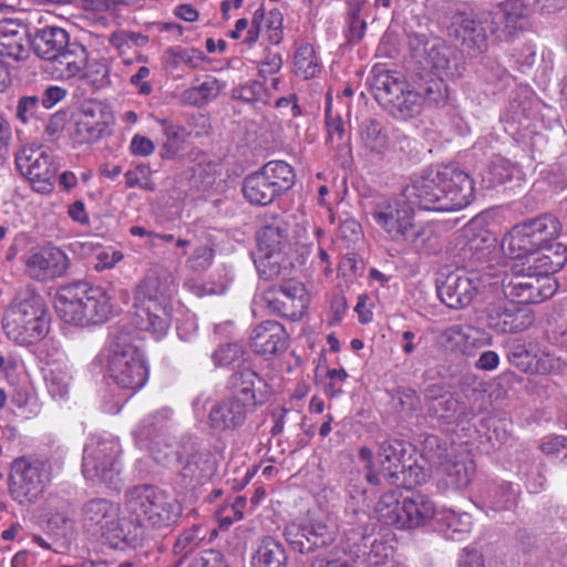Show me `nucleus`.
I'll list each match as a JSON object with an SVG mask.
<instances>
[{
	"label": "nucleus",
	"mask_w": 567,
	"mask_h": 567,
	"mask_svg": "<svg viewBox=\"0 0 567 567\" xmlns=\"http://www.w3.org/2000/svg\"><path fill=\"white\" fill-rule=\"evenodd\" d=\"M34 54L45 62L44 71L56 80H69L80 74L87 64L86 48L56 25L35 28L30 33Z\"/></svg>",
	"instance_id": "nucleus-2"
},
{
	"label": "nucleus",
	"mask_w": 567,
	"mask_h": 567,
	"mask_svg": "<svg viewBox=\"0 0 567 567\" xmlns=\"http://www.w3.org/2000/svg\"><path fill=\"white\" fill-rule=\"evenodd\" d=\"M371 92L379 105L393 118L406 121L421 114V93L411 89L395 71H378L371 81Z\"/></svg>",
	"instance_id": "nucleus-9"
},
{
	"label": "nucleus",
	"mask_w": 567,
	"mask_h": 567,
	"mask_svg": "<svg viewBox=\"0 0 567 567\" xmlns=\"http://www.w3.org/2000/svg\"><path fill=\"white\" fill-rule=\"evenodd\" d=\"M69 265L70 260L66 254L54 246H44L32 250L25 260L29 276L40 281L62 277Z\"/></svg>",
	"instance_id": "nucleus-24"
},
{
	"label": "nucleus",
	"mask_w": 567,
	"mask_h": 567,
	"mask_svg": "<svg viewBox=\"0 0 567 567\" xmlns=\"http://www.w3.org/2000/svg\"><path fill=\"white\" fill-rule=\"evenodd\" d=\"M261 378L252 369L246 367L235 371L228 381L229 396L250 405H256L255 383Z\"/></svg>",
	"instance_id": "nucleus-33"
},
{
	"label": "nucleus",
	"mask_w": 567,
	"mask_h": 567,
	"mask_svg": "<svg viewBox=\"0 0 567 567\" xmlns=\"http://www.w3.org/2000/svg\"><path fill=\"white\" fill-rule=\"evenodd\" d=\"M109 372L118 386L132 391L141 389L147 381L148 369L143 354L124 330L117 331L111 342Z\"/></svg>",
	"instance_id": "nucleus-10"
},
{
	"label": "nucleus",
	"mask_w": 567,
	"mask_h": 567,
	"mask_svg": "<svg viewBox=\"0 0 567 567\" xmlns=\"http://www.w3.org/2000/svg\"><path fill=\"white\" fill-rule=\"evenodd\" d=\"M439 530L452 540L462 539L471 529L470 516L454 511H441L435 516Z\"/></svg>",
	"instance_id": "nucleus-38"
},
{
	"label": "nucleus",
	"mask_w": 567,
	"mask_h": 567,
	"mask_svg": "<svg viewBox=\"0 0 567 567\" xmlns=\"http://www.w3.org/2000/svg\"><path fill=\"white\" fill-rule=\"evenodd\" d=\"M258 171L276 187V192L280 196L289 192L296 184L295 169L285 161H269Z\"/></svg>",
	"instance_id": "nucleus-35"
},
{
	"label": "nucleus",
	"mask_w": 567,
	"mask_h": 567,
	"mask_svg": "<svg viewBox=\"0 0 567 567\" xmlns=\"http://www.w3.org/2000/svg\"><path fill=\"white\" fill-rule=\"evenodd\" d=\"M162 126L166 141L163 143L159 150V155L162 158L172 159L183 148V144L188 134L185 127L174 125L166 121L162 123Z\"/></svg>",
	"instance_id": "nucleus-43"
},
{
	"label": "nucleus",
	"mask_w": 567,
	"mask_h": 567,
	"mask_svg": "<svg viewBox=\"0 0 567 567\" xmlns=\"http://www.w3.org/2000/svg\"><path fill=\"white\" fill-rule=\"evenodd\" d=\"M462 409L463 406L458 400L450 393L429 405L427 413L430 416L450 424L457 421Z\"/></svg>",
	"instance_id": "nucleus-48"
},
{
	"label": "nucleus",
	"mask_w": 567,
	"mask_h": 567,
	"mask_svg": "<svg viewBox=\"0 0 567 567\" xmlns=\"http://www.w3.org/2000/svg\"><path fill=\"white\" fill-rule=\"evenodd\" d=\"M164 59L166 65L172 69L178 68L181 64H185L192 69H196L204 60V54L200 50L195 48H168L164 52Z\"/></svg>",
	"instance_id": "nucleus-46"
},
{
	"label": "nucleus",
	"mask_w": 567,
	"mask_h": 567,
	"mask_svg": "<svg viewBox=\"0 0 567 567\" xmlns=\"http://www.w3.org/2000/svg\"><path fill=\"white\" fill-rule=\"evenodd\" d=\"M220 90L219 81L214 76H207L198 85L185 90L181 95V100L187 105L203 106L215 100L219 95Z\"/></svg>",
	"instance_id": "nucleus-39"
},
{
	"label": "nucleus",
	"mask_w": 567,
	"mask_h": 567,
	"mask_svg": "<svg viewBox=\"0 0 567 567\" xmlns=\"http://www.w3.org/2000/svg\"><path fill=\"white\" fill-rule=\"evenodd\" d=\"M375 513L385 525L411 529L426 525L435 518L437 512L433 501L425 494L412 492L399 498L396 491L390 489L381 495Z\"/></svg>",
	"instance_id": "nucleus-8"
},
{
	"label": "nucleus",
	"mask_w": 567,
	"mask_h": 567,
	"mask_svg": "<svg viewBox=\"0 0 567 567\" xmlns=\"http://www.w3.org/2000/svg\"><path fill=\"white\" fill-rule=\"evenodd\" d=\"M519 167L511 161L496 156L492 159L484 181H487L488 187H496L503 185L514 178H519Z\"/></svg>",
	"instance_id": "nucleus-42"
},
{
	"label": "nucleus",
	"mask_w": 567,
	"mask_h": 567,
	"mask_svg": "<svg viewBox=\"0 0 567 567\" xmlns=\"http://www.w3.org/2000/svg\"><path fill=\"white\" fill-rule=\"evenodd\" d=\"M410 48L416 55H424L425 65L437 78L456 79L465 70L457 49L441 39L430 40L425 34H413L410 37Z\"/></svg>",
	"instance_id": "nucleus-13"
},
{
	"label": "nucleus",
	"mask_w": 567,
	"mask_h": 567,
	"mask_svg": "<svg viewBox=\"0 0 567 567\" xmlns=\"http://www.w3.org/2000/svg\"><path fill=\"white\" fill-rule=\"evenodd\" d=\"M508 361L523 372L532 373L534 355L522 343H514L507 352Z\"/></svg>",
	"instance_id": "nucleus-63"
},
{
	"label": "nucleus",
	"mask_w": 567,
	"mask_h": 567,
	"mask_svg": "<svg viewBox=\"0 0 567 567\" xmlns=\"http://www.w3.org/2000/svg\"><path fill=\"white\" fill-rule=\"evenodd\" d=\"M561 233L558 217L544 213L515 225L504 236L502 248L512 259L527 260L529 265L543 245L557 239Z\"/></svg>",
	"instance_id": "nucleus-7"
},
{
	"label": "nucleus",
	"mask_w": 567,
	"mask_h": 567,
	"mask_svg": "<svg viewBox=\"0 0 567 567\" xmlns=\"http://www.w3.org/2000/svg\"><path fill=\"white\" fill-rule=\"evenodd\" d=\"M231 96L235 100H240L248 104L269 102L268 89L265 84L257 80H249L246 83L239 84L231 91Z\"/></svg>",
	"instance_id": "nucleus-47"
},
{
	"label": "nucleus",
	"mask_w": 567,
	"mask_h": 567,
	"mask_svg": "<svg viewBox=\"0 0 567 567\" xmlns=\"http://www.w3.org/2000/svg\"><path fill=\"white\" fill-rule=\"evenodd\" d=\"M567 262V247L554 240L545 243L528 265V270L548 276L559 271Z\"/></svg>",
	"instance_id": "nucleus-29"
},
{
	"label": "nucleus",
	"mask_w": 567,
	"mask_h": 567,
	"mask_svg": "<svg viewBox=\"0 0 567 567\" xmlns=\"http://www.w3.org/2000/svg\"><path fill=\"white\" fill-rule=\"evenodd\" d=\"M44 380L52 398L64 399L68 395L71 377L65 370L60 368L50 369Z\"/></svg>",
	"instance_id": "nucleus-54"
},
{
	"label": "nucleus",
	"mask_w": 567,
	"mask_h": 567,
	"mask_svg": "<svg viewBox=\"0 0 567 567\" xmlns=\"http://www.w3.org/2000/svg\"><path fill=\"white\" fill-rule=\"evenodd\" d=\"M533 272L528 270V266L517 270L516 274L503 282V292L507 300L523 305V296L527 293L529 280Z\"/></svg>",
	"instance_id": "nucleus-49"
},
{
	"label": "nucleus",
	"mask_w": 567,
	"mask_h": 567,
	"mask_svg": "<svg viewBox=\"0 0 567 567\" xmlns=\"http://www.w3.org/2000/svg\"><path fill=\"white\" fill-rule=\"evenodd\" d=\"M126 524L133 529L125 532L117 524L115 537L127 545L136 546L146 538L151 529L169 528L182 515V506L165 489L153 484H138L124 494Z\"/></svg>",
	"instance_id": "nucleus-1"
},
{
	"label": "nucleus",
	"mask_w": 567,
	"mask_h": 567,
	"mask_svg": "<svg viewBox=\"0 0 567 567\" xmlns=\"http://www.w3.org/2000/svg\"><path fill=\"white\" fill-rule=\"evenodd\" d=\"M261 299L270 312L292 321L301 319L307 310L306 288L297 280H287L278 287L274 286L266 289Z\"/></svg>",
	"instance_id": "nucleus-19"
},
{
	"label": "nucleus",
	"mask_w": 567,
	"mask_h": 567,
	"mask_svg": "<svg viewBox=\"0 0 567 567\" xmlns=\"http://www.w3.org/2000/svg\"><path fill=\"white\" fill-rule=\"evenodd\" d=\"M73 136L79 143H94L110 134L114 115L110 105L97 100H86L73 115Z\"/></svg>",
	"instance_id": "nucleus-17"
},
{
	"label": "nucleus",
	"mask_w": 567,
	"mask_h": 567,
	"mask_svg": "<svg viewBox=\"0 0 567 567\" xmlns=\"http://www.w3.org/2000/svg\"><path fill=\"white\" fill-rule=\"evenodd\" d=\"M499 8L506 20V28H516L519 20L526 19L529 14L528 7L522 0H505Z\"/></svg>",
	"instance_id": "nucleus-60"
},
{
	"label": "nucleus",
	"mask_w": 567,
	"mask_h": 567,
	"mask_svg": "<svg viewBox=\"0 0 567 567\" xmlns=\"http://www.w3.org/2000/svg\"><path fill=\"white\" fill-rule=\"evenodd\" d=\"M172 295L173 280L168 276L148 272L134 292L133 324L156 340L166 336L172 323Z\"/></svg>",
	"instance_id": "nucleus-4"
},
{
	"label": "nucleus",
	"mask_w": 567,
	"mask_h": 567,
	"mask_svg": "<svg viewBox=\"0 0 567 567\" xmlns=\"http://www.w3.org/2000/svg\"><path fill=\"white\" fill-rule=\"evenodd\" d=\"M487 324L497 333H517L534 322L532 311L506 300L492 302L486 308Z\"/></svg>",
	"instance_id": "nucleus-23"
},
{
	"label": "nucleus",
	"mask_w": 567,
	"mask_h": 567,
	"mask_svg": "<svg viewBox=\"0 0 567 567\" xmlns=\"http://www.w3.org/2000/svg\"><path fill=\"white\" fill-rule=\"evenodd\" d=\"M359 458L364 462V477L368 484L380 489V468L378 461H374V453L368 446H361L358 452Z\"/></svg>",
	"instance_id": "nucleus-61"
},
{
	"label": "nucleus",
	"mask_w": 567,
	"mask_h": 567,
	"mask_svg": "<svg viewBox=\"0 0 567 567\" xmlns=\"http://www.w3.org/2000/svg\"><path fill=\"white\" fill-rule=\"evenodd\" d=\"M481 287L482 279L476 272L456 271L437 286V295L449 308L462 309L473 301Z\"/></svg>",
	"instance_id": "nucleus-22"
},
{
	"label": "nucleus",
	"mask_w": 567,
	"mask_h": 567,
	"mask_svg": "<svg viewBox=\"0 0 567 567\" xmlns=\"http://www.w3.org/2000/svg\"><path fill=\"white\" fill-rule=\"evenodd\" d=\"M173 410L164 406L145 416L134 431V436L140 443L159 439V433L171 420Z\"/></svg>",
	"instance_id": "nucleus-36"
},
{
	"label": "nucleus",
	"mask_w": 567,
	"mask_h": 567,
	"mask_svg": "<svg viewBox=\"0 0 567 567\" xmlns=\"http://www.w3.org/2000/svg\"><path fill=\"white\" fill-rule=\"evenodd\" d=\"M289 343L285 327L275 320H266L257 324L250 334V348L264 357L284 353Z\"/></svg>",
	"instance_id": "nucleus-26"
},
{
	"label": "nucleus",
	"mask_w": 567,
	"mask_h": 567,
	"mask_svg": "<svg viewBox=\"0 0 567 567\" xmlns=\"http://www.w3.org/2000/svg\"><path fill=\"white\" fill-rule=\"evenodd\" d=\"M250 408V405L228 395L212 406L208 425L217 433L234 432L244 425Z\"/></svg>",
	"instance_id": "nucleus-27"
},
{
	"label": "nucleus",
	"mask_w": 567,
	"mask_h": 567,
	"mask_svg": "<svg viewBox=\"0 0 567 567\" xmlns=\"http://www.w3.org/2000/svg\"><path fill=\"white\" fill-rule=\"evenodd\" d=\"M446 79H432L425 83L424 86L420 87L417 92L422 96V105L429 103L431 105H441L447 99V85L445 84Z\"/></svg>",
	"instance_id": "nucleus-56"
},
{
	"label": "nucleus",
	"mask_w": 567,
	"mask_h": 567,
	"mask_svg": "<svg viewBox=\"0 0 567 567\" xmlns=\"http://www.w3.org/2000/svg\"><path fill=\"white\" fill-rule=\"evenodd\" d=\"M287 559L284 545L272 537H265L251 557V567H286Z\"/></svg>",
	"instance_id": "nucleus-34"
},
{
	"label": "nucleus",
	"mask_w": 567,
	"mask_h": 567,
	"mask_svg": "<svg viewBox=\"0 0 567 567\" xmlns=\"http://www.w3.org/2000/svg\"><path fill=\"white\" fill-rule=\"evenodd\" d=\"M214 257L215 250L210 245H200L187 259V266L195 272H203L210 267Z\"/></svg>",
	"instance_id": "nucleus-62"
},
{
	"label": "nucleus",
	"mask_w": 567,
	"mask_h": 567,
	"mask_svg": "<svg viewBox=\"0 0 567 567\" xmlns=\"http://www.w3.org/2000/svg\"><path fill=\"white\" fill-rule=\"evenodd\" d=\"M443 212H455L467 207L475 198L474 182L464 171L443 166Z\"/></svg>",
	"instance_id": "nucleus-25"
},
{
	"label": "nucleus",
	"mask_w": 567,
	"mask_h": 567,
	"mask_svg": "<svg viewBox=\"0 0 567 567\" xmlns=\"http://www.w3.org/2000/svg\"><path fill=\"white\" fill-rule=\"evenodd\" d=\"M493 342L492 336L480 328L465 324L461 355L473 357L476 352Z\"/></svg>",
	"instance_id": "nucleus-50"
},
{
	"label": "nucleus",
	"mask_w": 567,
	"mask_h": 567,
	"mask_svg": "<svg viewBox=\"0 0 567 567\" xmlns=\"http://www.w3.org/2000/svg\"><path fill=\"white\" fill-rule=\"evenodd\" d=\"M29 39L30 34L24 24L11 19L0 21V55L17 61L27 59Z\"/></svg>",
	"instance_id": "nucleus-28"
},
{
	"label": "nucleus",
	"mask_w": 567,
	"mask_h": 567,
	"mask_svg": "<svg viewBox=\"0 0 567 567\" xmlns=\"http://www.w3.org/2000/svg\"><path fill=\"white\" fill-rule=\"evenodd\" d=\"M206 538V532L199 525L181 533L173 546V554L177 558V564H182L192 553H194Z\"/></svg>",
	"instance_id": "nucleus-40"
},
{
	"label": "nucleus",
	"mask_w": 567,
	"mask_h": 567,
	"mask_svg": "<svg viewBox=\"0 0 567 567\" xmlns=\"http://www.w3.org/2000/svg\"><path fill=\"white\" fill-rule=\"evenodd\" d=\"M293 60L296 74L306 80L315 78L321 70L315 49L309 43H303L296 50Z\"/></svg>",
	"instance_id": "nucleus-44"
},
{
	"label": "nucleus",
	"mask_w": 567,
	"mask_h": 567,
	"mask_svg": "<svg viewBox=\"0 0 567 567\" xmlns=\"http://www.w3.org/2000/svg\"><path fill=\"white\" fill-rule=\"evenodd\" d=\"M54 307L61 319L81 327L104 323L112 313L107 290L84 281L61 287Z\"/></svg>",
	"instance_id": "nucleus-5"
},
{
	"label": "nucleus",
	"mask_w": 567,
	"mask_h": 567,
	"mask_svg": "<svg viewBox=\"0 0 567 567\" xmlns=\"http://www.w3.org/2000/svg\"><path fill=\"white\" fill-rule=\"evenodd\" d=\"M49 317L40 295L32 289L21 291L14 299L2 326L6 336L14 343L30 346L49 332Z\"/></svg>",
	"instance_id": "nucleus-6"
},
{
	"label": "nucleus",
	"mask_w": 567,
	"mask_h": 567,
	"mask_svg": "<svg viewBox=\"0 0 567 567\" xmlns=\"http://www.w3.org/2000/svg\"><path fill=\"white\" fill-rule=\"evenodd\" d=\"M393 549L382 540L374 538L370 543L369 551L363 550L362 554L365 556L368 567H388L394 561L390 559Z\"/></svg>",
	"instance_id": "nucleus-55"
},
{
	"label": "nucleus",
	"mask_w": 567,
	"mask_h": 567,
	"mask_svg": "<svg viewBox=\"0 0 567 567\" xmlns=\"http://www.w3.org/2000/svg\"><path fill=\"white\" fill-rule=\"evenodd\" d=\"M410 444L398 439L378 443L377 460L380 468V489L406 484L405 473L413 472L411 456L406 457Z\"/></svg>",
	"instance_id": "nucleus-16"
},
{
	"label": "nucleus",
	"mask_w": 567,
	"mask_h": 567,
	"mask_svg": "<svg viewBox=\"0 0 567 567\" xmlns=\"http://www.w3.org/2000/svg\"><path fill=\"white\" fill-rule=\"evenodd\" d=\"M241 190L246 200L255 206L270 205L280 197L276 192V187H274L259 171L244 178Z\"/></svg>",
	"instance_id": "nucleus-31"
},
{
	"label": "nucleus",
	"mask_w": 567,
	"mask_h": 567,
	"mask_svg": "<svg viewBox=\"0 0 567 567\" xmlns=\"http://www.w3.org/2000/svg\"><path fill=\"white\" fill-rule=\"evenodd\" d=\"M42 104L37 95L21 96L18 100L16 116L23 124L37 122L44 114Z\"/></svg>",
	"instance_id": "nucleus-53"
},
{
	"label": "nucleus",
	"mask_w": 567,
	"mask_h": 567,
	"mask_svg": "<svg viewBox=\"0 0 567 567\" xmlns=\"http://www.w3.org/2000/svg\"><path fill=\"white\" fill-rule=\"evenodd\" d=\"M337 530L333 525L313 516L299 523H291L285 529L286 540L295 550L302 554L327 548L336 540Z\"/></svg>",
	"instance_id": "nucleus-18"
},
{
	"label": "nucleus",
	"mask_w": 567,
	"mask_h": 567,
	"mask_svg": "<svg viewBox=\"0 0 567 567\" xmlns=\"http://www.w3.org/2000/svg\"><path fill=\"white\" fill-rule=\"evenodd\" d=\"M454 454V449L449 447L446 442L439 436L430 435L425 437L422 445V456L431 465L439 468Z\"/></svg>",
	"instance_id": "nucleus-45"
},
{
	"label": "nucleus",
	"mask_w": 567,
	"mask_h": 567,
	"mask_svg": "<svg viewBox=\"0 0 567 567\" xmlns=\"http://www.w3.org/2000/svg\"><path fill=\"white\" fill-rule=\"evenodd\" d=\"M74 509L71 503L63 502L61 511L52 514L48 520V528L56 535L64 536L73 525Z\"/></svg>",
	"instance_id": "nucleus-57"
},
{
	"label": "nucleus",
	"mask_w": 567,
	"mask_h": 567,
	"mask_svg": "<svg viewBox=\"0 0 567 567\" xmlns=\"http://www.w3.org/2000/svg\"><path fill=\"white\" fill-rule=\"evenodd\" d=\"M465 324H453L442 330L437 338V344L444 352L461 355L463 332Z\"/></svg>",
	"instance_id": "nucleus-52"
},
{
	"label": "nucleus",
	"mask_w": 567,
	"mask_h": 567,
	"mask_svg": "<svg viewBox=\"0 0 567 567\" xmlns=\"http://www.w3.org/2000/svg\"><path fill=\"white\" fill-rule=\"evenodd\" d=\"M121 446L113 439L91 436L84 446L82 472L91 481H100L116 488L120 482Z\"/></svg>",
	"instance_id": "nucleus-11"
},
{
	"label": "nucleus",
	"mask_w": 567,
	"mask_h": 567,
	"mask_svg": "<svg viewBox=\"0 0 567 567\" xmlns=\"http://www.w3.org/2000/svg\"><path fill=\"white\" fill-rule=\"evenodd\" d=\"M115 512L114 505L104 498L91 499L83 506L85 523L90 526H100L101 529L112 523Z\"/></svg>",
	"instance_id": "nucleus-41"
},
{
	"label": "nucleus",
	"mask_w": 567,
	"mask_h": 567,
	"mask_svg": "<svg viewBox=\"0 0 567 567\" xmlns=\"http://www.w3.org/2000/svg\"><path fill=\"white\" fill-rule=\"evenodd\" d=\"M440 470L445 476L446 485L453 488L467 486L474 473L472 461H467L464 457L460 458L455 454L443 463Z\"/></svg>",
	"instance_id": "nucleus-37"
},
{
	"label": "nucleus",
	"mask_w": 567,
	"mask_h": 567,
	"mask_svg": "<svg viewBox=\"0 0 567 567\" xmlns=\"http://www.w3.org/2000/svg\"><path fill=\"white\" fill-rule=\"evenodd\" d=\"M50 474L43 463L17 458L12 463L9 492L21 505L34 503L44 492Z\"/></svg>",
	"instance_id": "nucleus-15"
},
{
	"label": "nucleus",
	"mask_w": 567,
	"mask_h": 567,
	"mask_svg": "<svg viewBox=\"0 0 567 567\" xmlns=\"http://www.w3.org/2000/svg\"><path fill=\"white\" fill-rule=\"evenodd\" d=\"M532 272V279H528L529 287L527 293L523 296V305L542 302L555 292V285L550 282L548 276Z\"/></svg>",
	"instance_id": "nucleus-51"
},
{
	"label": "nucleus",
	"mask_w": 567,
	"mask_h": 567,
	"mask_svg": "<svg viewBox=\"0 0 567 567\" xmlns=\"http://www.w3.org/2000/svg\"><path fill=\"white\" fill-rule=\"evenodd\" d=\"M288 230V224L279 218L260 228L257 237L259 256L255 259L260 278L274 280L282 276V252L289 244Z\"/></svg>",
	"instance_id": "nucleus-12"
},
{
	"label": "nucleus",
	"mask_w": 567,
	"mask_h": 567,
	"mask_svg": "<svg viewBox=\"0 0 567 567\" xmlns=\"http://www.w3.org/2000/svg\"><path fill=\"white\" fill-rule=\"evenodd\" d=\"M16 165L37 192L51 190L58 168L50 154L39 147L25 145L16 154Z\"/></svg>",
	"instance_id": "nucleus-20"
},
{
	"label": "nucleus",
	"mask_w": 567,
	"mask_h": 567,
	"mask_svg": "<svg viewBox=\"0 0 567 567\" xmlns=\"http://www.w3.org/2000/svg\"><path fill=\"white\" fill-rule=\"evenodd\" d=\"M414 206L425 210L443 212V167L427 168L420 175L411 178V182L402 188Z\"/></svg>",
	"instance_id": "nucleus-21"
},
{
	"label": "nucleus",
	"mask_w": 567,
	"mask_h": 567,
	"mask_svg": "<svg viewBox=\"0 0 567 567\" xmlns=\"http://www.w3.org/2000/svg\"><path fill=\"white\" fill-rule=\"evenodd\" d=\"M497 24L492 12L474 17L472 13L456 11L451 18L449 34L462 41V45L471 55H477L487 50L488 33L496 35Z\"/></svg>",
	"instance_id": "nucleus-14"
},
{
	"label": "nucleus",
	"mask_w": 567,
	"mask_h": 567,
	"mask_svg": "<svg viewBox=\"0 0 567 567\" xmlns=\"http://www.w3.org/2000/svg\"><path fill=\"white\" fill-rule=\"evenodd\" d=\"M148 449L153 458L164 465L169 463V461L177 455L173 441L164 440L161 436L159 439L148 442Z\"/></svg>",
	"instance_id": "nucleus-64"
},
{
	"label": "nucleus",
	"mask_w": 567,
	"mask_h": 567,
	"mask_svg": "<svg viewBox=\"0 0 567 567\" xmlns=\"http://www.w3.org/2000/svg\"><path fill=\"white\" fill-rule=\"evenodd\" d=\"M244 354L243 347L238 343H225L219 346L212 359L216 367H229L240 361Z\"/></svg>",
	"instance_id": "nucleus-59"
},
{
	"label": "nucleus",
	"mask_w": 567,
	"mask_h": 567,
	"mask_svg": "<svg viewBox=\"0 0 567 567\" xmlns=\"http://www.w3.org/2000/svg\"><path fill=\"white\" fill-rule=\"evenodd\" d=\"M534 358L532 373L558 374L566 367V363L560 358L549 352L539 351L534 354Z\"/></svg>",
	"instance_id": "nucleus-58"
},
{
	"label": "nucleus",
	"mask_w": 567,
	"mask_h": 567,
	"mask_svg": "<svg viewBox=\"0 0 567 567\" xmlns=\"http://www.w3.org/2000/svg\"><path fill=\"white\" fill-rule=\"evenodd\" d=\"M365 212L386 238L398 245L423 246L427 229L415 224V206L402 189L399 194H378L365 204Z\"/></svg>",
	"instance_id": "nucleus-3"
},
{
	"label": "nucleus",
	"mask_w": 567,
	"mask_h": 567,
	"mask_svg": "<svg viewBox=\"0 0 567 567\" xmlns=\"http://www.w3.org/2000/svg\"><path fill=\"white\" fill-rule=\"evenodd\" d=\"M216 470L213 454L208 450L197 449L187 457L181 474L184 480H188V484H204L216 473Z\"/></svg>",
	"instance_id": "nucleus-30"
},
{
	"label": "nucleus",
	"mask_w": 567,
	"mask_h": 567,
	"mask_svg": "<svg viewBox=\"0 0 567 567\" xmlns=\"http://www.w3.org/2000/svg\"><path fill=\"white\" fill-rule=\"evenodd\" d=\"M360 141L372 155L382 158L390 148V137L383 124L375 118H367L359 126Z\"/></svg>",
	"instance_id": "nucleus-32"
}]
</instances>
